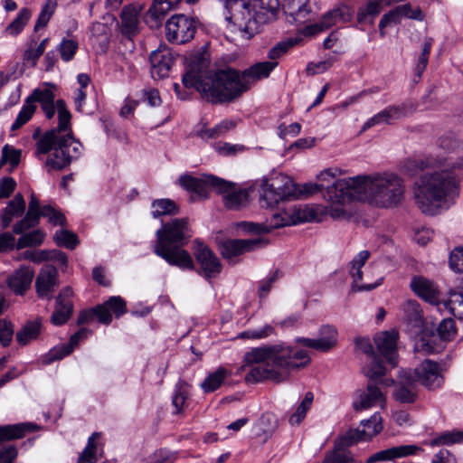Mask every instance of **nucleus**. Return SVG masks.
Wrapping results in <instances>:
<instances>
[{"instance_id": "f257e3e1", "label": "nucleus", "mask_w": 463, "mask_h": 463, "mask_svg": "<svg viewBox=\"0 0 463 463\" xmlns=\"http://www.w3.org/2000/svg\"><path fill=\"white\" fill-rule=\"evenodd\" d=\"M204 54L191 56L182 77L185 88L195 89L208 102L230 103L249 90L241 72L234 69L212 71Z\"/></svg>"}, {"instance_id": "f03ea898", "label": "nucleus", "mask_w": 463, "mask_h": 463, "mask_svg": "<svg viewBox=\"0 0 463 463\" xmlns=\"http://www.w3.org/2000/svg\"><path fill=\"white\" fill-rule=\"evenodd\" d=\"M241 370L249 369L245 376L247 383L272 381L279 383L286 381L294 370L305 368L310 364L307 351L278 344L252 348L246 353Z\"/></svg>"}, {"instance_id": "7ed1b4c3", "label": "nucleus", "mask_w": 463, "mask_h": 463, "mask_svg": "<svg viewBox=\"0 0 463 463\" xmlns=\"http://www.w3.org/2000/svg\"><path fill=\"white\" fill-rule=\"evenodd\" d=\"M441 165L425 172L415 181L413 194L417 207L424 214L436 215L458 193L463 173V154L458 157L441 156Z\"/></svg>"}, {"instance_id": "20e7f679", "label": "nucleus", "mask_w": 463, "mask_h": 463, "mask_svg": "<svg viewBox=\"0 0 463 463\" xmlns=\"http://www.w3.org/2000/svg\"><path fill=\"white\" fill-rule=\"evenodd\" d=\"M350 189L348 194L358 201H369L382 208H393L400 205L404 199V180L394 173L357 175L344 178L335 187L331 188L330 194L335 198L337 191Z\"/></svg>"}, {"instance_id": "39448f33", "label": "nucleus", "mask_w": 463, "mask_h": 463, "mask_svg": "<svg viewBox=\"0 0 463 463\" xmlns=\"http://www.w3.org/2000/svg\"><path fill=\"white\" fill-rule=\"evenodd\" d=\"M58 127L46 131L36 143L37 157L52 151L45 163L48 171L61 170L68 166L80 156L82 146L71 133V115L64 100L58 102Z\"/></svg>"}, {"instance_id": "423d86ee", "label": "nucleus", "mask_w": 463, "mask_h": 463, "mask_svg": "<svg viewBox=\"0 0 463 463\" xmlns=\"http://www.w3.org/2000/svg\"><path fill=\"white\" fill-rule=\"evenodd\" d=\"M157 242L154 252L168 264L182 269H194V261L188 251L182 249L192 237L187 220L174 219L156 231Z\"/></svg>"}, {"instance_id": "0eeeda50", "label": "nucleus", "mask_w": 463, "mask_h": 463, "mask_svg": "<svg viewBox=\"0 0 463 463\" xmlns=\"http://www.w3.org/2000/svg\"><path fill=\"white\" fill-rule=\"evenodd\" d=\"M41 217H46L53 225L63 226L66 222L64 215L52 205L41 207L38 198L32 193L25 215L13 226V232L21 235L16 242L17 250L36 247L43 242L45 233L42 230L25 232L38 225Z\"/></svg>"}, {"instance_id": "6e6552de", "label": "nucleus", "mask_w": 463, "mask_h": 463, "mask_svg": "<svg viewBox=\"0 0 463 463\" xmlns=\"http://www.w3.org/2000/svg\"><path fill=\"white\" fill-rule=\"evenodd\" d=\"M261 189V203L267 207H273L280 201L288 200L296 195L293 181L282 174L275 175L269 180H262Z\"/></svg>"}, {"instance_id": "1a4fd4ad", "label": "nucleus", "mask_w": 463, "mask_h": 463, "mask_svg": "<svg viewBox=\"0 0 463 463\" xmlns=\"http://www.w3.org/2000/svg\"><path fill=\"white\" fill-rule=\"evenodd\" d=\"M363 429H354L347 431L339 440L335 448L346 449L359 441L372 439L383 430L382 418L379 413H374L370 419L362 420Z\"/></svg>"}, {"instance_id": "9d476101", "label": "nucleus", "mask_w": 463, "mask_h": 463, "mask_svg": "<svg viewBox=\"0 0 463 463\" xmlns=\"http://www.w3.org/2000/svg\"><path fill=\"white\" fill-rule=\"evenodd\" d=\"M195 32L194 21L184 14H175L165 24V37L173 43L183 44L191 41Z\"/></svg>"}, {"instance_id": "9b49d317", "label": "nucleus", "mask_w": 463, "mask_h": 463, "mask_svg": "<svg viewBox=\"0 0 463 463\" xmlns=\"http://www.w3.org/2000/svg\"><path fill=\"white\" fill-rule=\"evenodd\" d=\"M283 11L290 24H302L317 14V0H284Z\"/></svg>"}, {"instance_id": "f8f14e48", "label": "nucleus", "mask_w": 463, "mask_h": 463, "mask_svg": "<svg viewBox=\"0 0 463 463\" xmlns=\"http://www.w3.org/2000/svg\"><path fill=\"white\" fill-rule=\"evenodd\" d=\"M415 383H419L428 390L439 389L444 383L441 368L437 362L426 359L412 372Z\"/></svg>"}, {"instance_id": "ddd939ff", "label": "nucleus", "mask_w": 463, "mask_h": 463, "mask_svg": "<svg viewBox=\"0 0 463 463\" xmlns=\"http://www.w3.org/2000/svg\"><path fill=\"white\" fill-rule=\"evenodd\" d=\"M194 244V255L200 266V273L208 279L217 277L222 268L218 257L202 241L196 240Z\"/></svg>"}, {"instance_id": "4468645a", "label": "nucleus", "mask_w": 463, "mask_h": 463, "mask_svg": "<svg viewBox=\"0 0 463 463\" xmlns=\"http://www.w3.org/2000/svg\"><path fill=\"white\" fill-rule=\"evenodd\" d=\"M59 285V273L54 266L45 265L40 269L35 280L36 294L40 298L52 300Z\"/></svg>"}, {"instance_id": "2eb2a0df", "label": "nucleus", "mask_w": 463, "mask_h": 463, "mask_svg": "<svg viewBox=\"0 0 463 463\" xmlns=\"http://www.w3.org/2000/svg\"><path fill=\"white\" fill-rule=\"evenodd\" d=\"M215 190L222 195L226 208L238 210L248 203L249 194L246 190L237 188L233 183L219 178Z\"/></svg>"}, {"instance_id": "dca6fc26", "label": "nucleus", "mask_w": 463, "mask_h": 463, "mask_svg": "<svg viewBox=\"0 0 463 463\" xmlns=\"http://www.w3.org/2000/svg\"><path fill=\"white\" fill-rule=\"evenodd\" d=\"M350 16L349 9L346 6L338 7L325 14L319 23L307 25L299 32L303 37H310L330 28L338 22H347Z\"/></svg>"}, {"instance_id": "f3484780", "label": "nucleus", "mask_w": 463, "mask_h": 463, "mask_svg": "<svg viewBox=\"0 0 463 463\" xmlns=\"http://www.w3.org/2000/svg\"><path fill=\"white\" fill-rule=\"evenodd\" d=\"M392 395L401 403H413L417 400L418 388L411 370L400 372Z\"/></svg>"}, {"instance_id": "a211bd4d", "label": "nucleus", "mask_w": 463, "mask_h": 463, "mask_svg": "<svg viewBox=\"0 0 463 463\" xmlns=\"http://www.w3.org/2000/svg\"><path fill=\"white\" fill-rule=\"evenodd\" d=\"M149 61L152 78L160 80L169 75L174 62V56L171 49L165 45H160L156 50L151 52Z\"/></svg>"}, {"instance_id": "6ab92c4d", "label": "nucleus", "mask_w": 463, "mask_h": 463, "mask_svg": "<svg viewBox=\"0 0 463 463\" xmlns=\"http://www.w3.org/2000/svg\"><path fill=\"white\" fill-rule=\"evenodd\" d=\"M296 343L319 352H328L337 344V331L332 326H323L319 329L318 338L298 337Z\"/></svg>"}, {"instance_id": "aec40b11", "label": "nucleus", "mask_w": 463, "mask_h": 463, "mask_svg": "<svg viewBox=\"0 0 463 463\" xmlns=\"http://www.w3.org/2000/svg\"><path fill=\"white\" fill-rule=\"evenodd\" d=\"M266 242L261 238L247 240H226L220 245V250L224 259L232 260L233 258L264 246Z\"/></svg>"}, {"instance_id": "412c9836", "label": "nucleus", "mask_w": 463, "mask_h": 463, "mask_svg": "<svg viewBox=\"0 0 463 463\" xmlns=\"http://www.w3.org/2000/svg\"><path fill=\"white\" fill-rule=\"evenodd\" d=\"M73 295L71 288H63L55 298V307L51 317V322L55 326L64 325L71 317L73 304L71 300Z\"/></svg>"}, {"instance_id": "4be33fe9", "label": "nucleus", "mask_w": 463, "mask_h": 463, "mask_svg": "<svg viewBox=\"0 0 463 463\" xmlns=\"http://www.w3.org/2000/svg\"><path fill=\"white\" fill-rule=\"evenodd\" d=\"M398 332L395 330L384 331L377 334L373 340L379 353L385 358V360L392 367H395L398 364V354H397V340Z\"/></svg>"}, {"instance_id": "5701e85b", "label": "nucleus", "mask_w": 463, "mask_h": 463, "mask_svg": "<svg viewBox=\"0 0 463 463\" xmlns=\"http://www.w3.org/2000/svg\"><path fill=\"white\" fill-rule=\"evenodd\" d=\"M385 402V396L381 389L375 383H369L365 390L356 392L353 407L355 411H361L374 406L383 407Z\"/></svg>"}, {"instance_id": "b1692460", "label": "nucleus", "mask_w": 463, "mask_h": 463, "mask_svg": "<svg viewBox=\"0 0 463 463\" xmlns=\"http://www.w3.org/2000/svg\"><path fill=\"white\" fill-rule=\"evenodd\" d=\"M440 154L437 152H430L422 158H407L401 164V171L410 176L415 175L419 171L435 168L441 165L444 160Z\"/></svg>"}, {"instance_id": "393cba45", "label": "nucleus", "mask_w": 463, "mask_h": 463, "mask_svg": "<svg viewBox=\"0 0 463 463\" xmlns=\"http://www.w3.org/2000/svg\"><path fill=\"white\" fill-rule=\"evenodd\" d=\"M408 115L405 104L389 106L370 118L363 126L362 130L365 131L374 126L381 124H392L395 121Z\"/></svg>"}, {"instance_id": "a878e982", "label": "nucleus", "mask_w": 463, "mask_h": 463, "mask_svg": "<svg viewBox=\"0 0 463 463\" xmlns=\"http://www.w3.org/2000/svg\"><path fill=\"white\" fill-rule=\"evenodd\" d=\"M218 179V177L213 175H205L198 178L190 175H184L179 177L178 183L187 191H190L196 195L206 197L209 188H213L215 190L217 184L215 181L213 182V180Z\"/></svg>"}, {"instance_id": "bb28decb", "label": "nucleus", "mask_w": 463, "mask_h": 463, "mask_svg": "<svg viewBox=\"0 0 463 463\" xmlns=\"http://www.w3.org/2000/svg\"><path fill=\"white\" fill-rule=\"evenodd\" d=\"M249 3L259 30L260 25L275 19L279 6V0H250Z\"/></svg>"}, {"instance_id": "cd10ccee", "label": "nucleus", "mask_w": 463, "mask_h": 463, "mask_svg": "<svg viewBox=\"0 0 463 463\" xmlns=\"http://www.w3.org/2000/svg\"><path fill=\"white\" fill-rule=\"evenodd\" d=\"M340 180L341 179H337L331 185H328L324 194V197L331 203L327 210L328 214L334 219H340L345 215V212L344 210V204L345 203L353 200L358 201V198L353 197L351 195L349 196L348 192L350 189H345L342 192L337 191L335 195H337L339 198H335L333 194H330L331 188L335 187Z\"/></svg>"}, {"instance_id": "c85d7f7f", "label": "nucleus", "mask_w": 463, "mask_h": 463, "mask_svg": "<svg viewBox=\"0 0 463 463\" xmlns=\"http://www.w3.org/2000/svg\"><path fill=\"white\" fill-rule=\"evenodd\" d=\"M411 290L420 298L431 305L440 303V292L438 287L423 277H414L410 284Z\"/></svg>"}, {"instance_id": "c756f323", "label": "nucleus", "mask_w": 463, "mask_h": 463, "mask_svg": "<svg viewBox=\"0 0 463 463\" xmlns=\"http://www.w3.org/2000/svg\"><path fill=\"white\" fill-rule=\"evenodd\" d=\"M371 253L369 250H362L350 262L351 269L350 274L353 278L352 290L353 291H363V290H372L378 287L381 284L382 279H379L376 283L373 284H363L359 285L358 282L363 279V271L362 267L365 264V262L370 258Z\"/></svg>"}, {"instance_id": "7c9ffc66", "label": "nucleus", "mask_w": 463, "mask_h": 463, "mask_svg": "<svg viewBox=\"0 0 463 463\" xmlns=\"http://www.w3.org/2000/svg\"><path fill=\"white\" fill-rule=\"evenodd\" d=\"M178 0H153L152 5L145 14V22L151 28L161 26L167 13L177 4Z\"/></svg>"}, {"instance_id": "2f4dec72", "label": "nucleus", "mask_w": 463, "mask_h": 463, "mask_svg": "<svg viewBox=\"0 0 463 463\" xmlns=\"http://www.w3.org/2000/svg\"><path fill=\"white\" fill-rule=\"evenodd\" d=\"M96 310L100 315L99 323L109 325L112 321V313L118 318L127 312V303L121 297L113 296L103 304L96 306Z\"/></svg>"}, {"instance_id": "473e14b6", "label": "nucleus", "mask_w": 463, "mask_h": 463, "mask_svg": "<svg viewBox=\"0 0 463 463\" xmlns=\"http://www.w3.org/2000/svg\"><path fill=\"white\" fill-rule=\"evenodd\" d=\"M34 272L28 267H21L7 278L9 288L16 295H24L30 288Z\"/></svg>"}, {"instance_id": "72a5a7b5", "label": "nucleus", "mask_w": 463, "mask_h": 463, "mask_svg": "<svg viewBox=\"0 0 463 463\" xmlns=\"http://www.w3.org/2000/svg\"><path fill=\"white\" fill-rule=\"evenodd\" d=\"M140 10L134 5H127L121 11L120 32L128 39L136 36L139 32L138 14Z\"/></svg>"}, {"instance_id": "f704fd0d", "label": "nucleus", "mask_w": 463, "mask_h": 463, "mask_svg": "<svg viewBox=\"0 0 463 463\" xmlns=\"http://www.w3.org/2000/svg\"><path fill=\"white\" fill-rule=\"evenodd\" d=\"M25 212V201L22 194H16L13 200L9 201L6 207L0 212V223L2 229L10 226L14 218L24 215Z\"/></svg>"}, {"instance_id": "c9c22d12", "label": "nucleus", "mask_w": 463, "mask_h": 463, "mask_svg": "<svg viewBox=\"0 0 463 463\" xmlns=\"http://www.w3.org/2000/svg\"><path fill=\"white\" fill-rule=\"evenodd\" d=\"M279 65L278 61L257 62L241 71L243 80L248 82L249 89L252 83L261 79L268 78L271 71Z\"/></svg>"}, {"instance_id": "e433bc0d", "label": "nucleus", "mask_w": 463, "mask_h": 463, "mask_svg": "<svg viewBox=\"0 0 463 463\" xmlns=\"http://www.w3.org/2000/svg\"><path fill=\"white\" fill-rule=\"evenodd\" d=\"M304 37L298 32L295 37H290L287 40L279 42L268 52L269 61H278L283 55H285L290 48L298 45L303 42Z\"/></svg>"}, {"instance_id": "4c0bfd02", "label": "nucleus", "mask_w": 463, "mask_h": 463, "mask_svg": "<svg viewBox=\"0 0 463 463\" xmlns=\"http://www.w3.org/2000/svg\"><path fill=\"white\" fill-rule=\"evenodd\" d=\"M290 224V221L288 218L283 217L279 213H275L272 215V219L270 221L269 226L262 225L254 222H245L243 224L244 230L249 232H253L256 234L267 233L270 231V229L279 228L283 226H287Z\"/></svg>"}, {"instance_id": "58836bf2", "label": "nucleus", "mask_w": 463, "mask_h": 463, "mask_svg": "<svg viewBox=\"0 0 463 463\" xmlns=\"http://www.w3.org/2000/svg\"><path fill=\"white\" fill-rule=\"evenodd\" d=\"M460 146V141L453 134L449 133L441 136L437 140V146L431 152H437L445 156L458 157V156H453L452 154Z\"/></svg>"}, {"instance_id": "ea45409f", "label": "nucleus", "mask_w": 463, "mask_h": 463, "mask_svg": "<svg viewBox=\"0 0 463 463\" xmlns=\"http://www.w3.org/2000/svg\"><path fill=\"white\" fill-rule=\"evenodd\" d=\"M231 373L223 368L219 367L215 372L210 373L201 383V387L204 392H212L216 391L229 376Z\"/></svg>"}, {"instance_id": "a19ab883", "label": "nucleus", "mask_w": 463, "mask_h": 463, "mask_svg": "<svg viewBox=\"0 0 463 463\" xmlns=\"http://www.w3.org/2000/svg\"><path fill=\"white\" fill-rule=\"evenodd\" d=\"M41 321L34 320L29 321L25 326L17 332L16 340L21 345H27L30 341L34 340L38 337L41 332Z\"/></svg>"}, {"instance_id": "79ce46f5", "label": "nucleus", "mask_w": 463, "mask_h": 463, "mask_svg": "<svg viewBox=\"0 0 463 463\" xmlns=\"http://www.w3.org/2000/svg\"><path fill=\"white\" fill-rule=\"evenodd\" d=\"M29 430L27 424L5 425L0 427V444L23 438Z\"/></svg>"}, {"instance_id": "37998d69", "label": "nucleus", "mask_w": 463, "mask_h": 463, "mask_svg": "<svg viewBox=\"0 0 463 463\" xmlns=\"http://www.w3.org/2000/svg\"><path fill=\"white\" fill-rule=\"evenodd\" d=\"M233 127L234 124L232 121L224 120L213 128H206L204 127H202L200 129L196 130V136L202 138L203 140L217 138L223 135L224 133H226L231 128H232Z\"/></svg>"}, {"instance_id": "c03bdc74", "label": "nucleus", "mask_w": 463, "mask_h": 463, "mask_svg": "<svg viewBox=\"0 0 463 463\" xmlns=\"http://www.w3.org/2000/svg\"><path fill=\"white\" fill-rule=\"evenodd\" d=\"M32 13L28 8H22L15 19L5 28V33L10 36L18 35L31 18Z\"/></svg>"}, {"instance_id": "a18cd8bd", "label": "nucleus", "mask_w": 463, "mask_h": 463, "mask_svg": "<svg viewBox=\"0 0 463 463\" xmlns=\"http://www.w3.org/2000/svg\"><path fill=\"white\" fill-rule=\"evenodd\" d=\"M187 397L188 385L184 382L179 381L175 387V391L172 396V404L175 408L176 414L184 411Z\"/></svg>"}, {"instance_id": "49530a36", "label": "nucleus", "mask_w": 463, "mask_h": 463, "mask_svg": "<svg viewBox=\"0 0 463 463\" xmlns=\"http://www.w3.org/2000/svg\"><path fill=\"white\" fill-rule=\"evenodd\" d=\"M152 216L158 218L162 215L175 214L178 213V208L175 203L169 199L156 200L152 203Z\"/></svg>"}, {"instance_id": "de8ad7c7", "label": "nucleus", "mask_w": 463, "mask_h": 463, "mask_svg": "<svg viewBox=\"0 0 463 463\" xmlns=\"http://www.w3.org/2000/svg\"><path fill=\"white\" fill-rule=\"evenodd\" d=\"M313 400V393L310 392H307L296 411L289 417L288 421L291 425H298L305 419L307 412L312 405Z\"/></svg>"}, {"instance_id": "09e8293b", "label": "nucleus", "mask_w": 463, "mask_h": 463, "mask_svg": "<svg viewBox=\"0 0 463 463\" xmlns=\"http://www.w3.org/2000/svg\"><path fill=\"white\" fill-rule=\"evenodd\" d=\"M404 319L414 326L421 322V309L419 303L415 300H407L402 305Z\"/></svg>"}, {"instance_id": "8fccbe9b", "label": "nucleus", "mask_w": 463, "mask_h": 463, "mask_svg": "<svg viewBox=\"0 0 463 463\" xmlns=\"http://www.w3.org/2000/svg\"><path fill=\"white\" fill-rule=\"evenodd\" d=\"M57 6L56 0H47L45 4L43 5L36 24L34 25V31L37 32L42 28H44L52 16L53 15L55 9Z\"/></svg>"}, {"instance_id": "3c124183", "label": "nucleus", "mask_w": 463, "mask_h": 463, "mask_svg": "<svg viewBox=\"0 0 463 463\" xmlns=\"http://www.w3.org/2000/svg\"><path fill=\"white\" fill-rule=\"evenodd\" d=\"M53 240L58 246H62L73 250L79 244L78 237L75 233L67 230H59L55 232Z\"/></svg>"}, {"instance_id": "603ef678", "label": "nucleus", "mask_w": 463, "mask_h": 463, "mask_svg": "<svg viewBox=\"0 0 463 463\" xmlns=\"http://www.w3.org/2000/svg\"><path fill=\"white\" fill-rule=\"evenodd\" d=\"M37 107L34 104H31L27 99L24 104L21 111L19 112L16 119L11 126V130L15 131L26 124L33 117Z\"/></svg>"}, {"instance_id": "864d4df0", "label": "nucleus", "mask_w": 463, "mask_h": 463, "mask_svg": "<svg viewBox=\"0 0 463 463\" xmlns=\"http://www.w3.org/2000/svg\"><path fill=\"white\" fill-rule=\"evenodd\" d=\"M55 95L52 90L44 88V89H35L32 94L26 99L31 104H34V102L40 103L41 107L48 104L52 101H54Z\"/></svg>"}, {"instance_id": "5fc2aeb1", "label": "nucleus", "mask_w": 463, "mask_h": 463, "mask_svg": "<svg viewBox=\"0 0 463 463\" xmlns=\"http://www.w3.org/2000/svg\"><path fill=\"white\" fill-rule=\"evenodd\" d=\"M59 52L63 61L68 62L73 59L78 49V43L73 39H62L59 44Z\"/></svg>"}, {"instance_id": "6e6d98bb", "label": "nucleus", "mask_w": 463, "mask_h": 463, "mask_svg": "<svg viewBox=\"0 0 463 463\" xmlns=\"http://www.w3.org/2000/svg\"><path fill=\"white\" fill-rule=\"evenodd\" d=\"M463 442V431L444 432L431 440V445H451Z\"/></svg>"}, {"instance_id": "4d7b16f0", "label": "nucleus", "mask_w": 463, "mask_h": 463, "mask_svg": "<svg viewBox=\"0 0 463 463\" xmlns=\"http://www.w3.org/2000/svg\"><path fill=\"white\" fill-rule=\"evenodd\" d=\"M317 218V212L312 206L304 205L294 210L293 223L312 222Z\"/></svg>"}, {"instance_id": "13d9d810", "label": "nucleus", "mask_w": 463, "mask_h": 463, "mask_svg": "<svg viewBox=\"0 0 463 463\" xmlns=\"http://www.w3.org/2000/svg\"><path fill=\"white\" fill-rule=\"evenodd\" d=\"M72 351L73 349L71 348V345H69L68 344L66 345L52 348L43 357V363L50 364L54 361L61 360L69 355Z\"/></svg>"}, {"instance_id": "bf43d9fd", "label": "nucleus", "mask_w": 463, "mask_h": 463, "mask_svg": "<svg viewBox=\"0 0 463 463\" xmlns=\"http://www.w3.org/2000/svg\"><path fill=\"white\" fill-rule=\"evenodd\" d=\"M100 436V433L94 432L89 438L87 446L81 453V459H84L88 463H96L98 461L96 452H97V444L95 443V439Z\"/></svg>"}, {"instance_id": "052dcab7", "label": "nucleus", "mask_w": 463, "mask_h": 463, "mask_svg": "<svg viewBox=\"0 0 463 463\" xmlns=\"http://www.w3.org/2000/svg\"><path fill=\"white\" fill-rule=\"evenodd\" d=\"M371 358L370 366L364 371L365 375L371 380L383 376L385 374V367L383 362L375 355H371Z\"/></svg>"}, {"instance_id": "680f3d73", "label": "nucleus", "mask_w": 463, "mask_h": 463, "mask_svg": "<svg viewBox=\"0 0 463 463\" xmlns=\"http://www.w3.org/2000/svg\"><path fill=\"white\" fill-rule=\"evenodd\" d=\"M273 332L274 328L269 325H266L260 328L243 331L240 334V337L242 339H262L272 335Z\"/></svg>"}, {"instance_id": "e2e57ef3", "label": "nucleus", "mask_w": 463, "mask_h": 463, "mask_svg": "<svg viewBox=\"0 0 463 463\" xmlns=\"http://www.w3.org/2000/svg\"><path fill=\"white\" fill-rule=\"evenodd\" d=\"M437 332L443 340H450L455 333V322L451 318L443 319L438 326Z\"/></svg>"}, {"instance_id": "0e129e2a", "label": "nucleus", "mask_w": 463, "mask_h": 463, "mask_svg": "<svg viewBox=\"0 0 463 463\" xmlns=\"http://www.w3.org/2000/svg\"><path fill=\"white\" fill-rule=\"evenodd\" d=\"M14 328L10 321L0 320V343L3 346H8L13 339Z\"/></svg>"}, {"instance_id": "69168bd1", "label": "nucleus", "mask_w": 463, "mask_h": 463, "mask_svg": "<svg viewBox=\"0 0 463 463\" xmlns=\"http://www.w3.org/2000/svg\"><path fill=\"white\" fill-rule=\"evenodd\" d=\"M21 157L20 150L10 147L8 145H5L2 149V156L1 163L6 164L9 162L13 166H15L19 164Z\"/></svg>"}, {"instance_id": "338daca9", "label": "nucleus", "mask_w": 463, "mask_h": 463, "mask_svg": "<svg viewBox=\"0 0 463 463\" xmlns=\"http://www.w3.org/2000/svg\"><path fill=\"white\" fill-rule=\"evenodd\" d=\"M449 263L455 272L463 273V247H458L450 252Z\"/></svg>"}, {"instance_id": "774afa93", "label": "nucleus", "mask_w": 463, "mask_h": 463, "mask_svg": "<svg viewBox=\"0 0 463 463\" xmlns=\"http://www.w3.org/2000/svg\"><path fill=\"white\" fill-rule=\"evenodd\" d=\"M449 305L453 315L459 319H463V292L453 293Z\"/></svg>"}]
</instances>
